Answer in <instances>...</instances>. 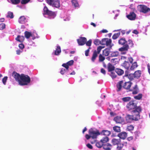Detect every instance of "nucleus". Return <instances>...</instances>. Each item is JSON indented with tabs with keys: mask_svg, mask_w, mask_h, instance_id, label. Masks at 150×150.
I'll return each instance as SVG.
<instances>
[{
	"mask_svg": "<svg viewBox=\"0 0 150 150\" xmlns=\"http://www.w3.org/2000/svg\"><path fill=\"white\" fill-rule=\"evenodd\" d=\"M136 15L133 12H131L129 14L127 15V18L130 20H134L136 18Z\"/></svg>",
	"mask_w": 150,
	"mask_h": 150,
	"instance_id": "obj_12",
	"label": "nucleus"
},
{
	"mask_svg": "<svg viewBox=\"0 0 150 150\" xmlns=\"http://www.w3.org/2000/svg\"><path fill=\"white\" fill-rule=\"evenodd\" d=\"M94 43L96 45H99L100 44V41L98 39H96L94 41Z\"/></svg>",
	"mask_w": 150,
	"mask_h": 150,
	"instance_id": "obj_47",
	"label": "nucleus"
},
{
	"mask_svg": "<svg viewBox=\"0 0 150 150\" xmlns=\"http://www.w3.org/2000/svg\"><path fill=\"white\" fill-rule=\"evenodd\" d=\"M142 94L139 93L137 95L134 96V98L136 100H140L142 98Z\"/></svg>",
	"mask_w": 150,
	"mask_h": 150,
	"instance_id": "obj_42",
	"label": "nucleus"
},
{
	"mask_svg": "<svg viewBox=\"0 0 150 150\" xmlns=\"http://www.w3.org/2000/svg\"><path fill=\"white\" fill-rule=\"evenodd\" d=\"M107 42L106 45L107 46H109V48H111L112 46L111 45V44L112 42L111 40L110 39H108L107 38V40H106Z\"/></svg>",
	"mask_w": 150,
	"mask_h": 150,
	"instance_id": "obj_36",
	"label": "nucleus"
},
{
	"mask_svg": "<svg viewBox=\"0 0 150 150\" xmlns=\"http://www.w3.org/2000/svg\"><path fill=\"white\" fill-rule=\"evenodd\" d=\"M142 109L140 106H138L135 110H132L131 113L132 115H127L125 117L127 122L131 123L132 121L137 120L140 119V113L142 112Z\"/></svg>",
	"mask_w": 150,
	"mask_h": 150,
	"instance_id": "obj_2",
	"label": "nucleus"
},
{
	"mask_svg": "<svg viewBox=\"0 0 150 150\" xmlns=\"http://www.w3.org/2000/svg\"><path fill=\"white\" fill-rule=\"evenodd\" d=\"M137 63L136 62H134L132 64L130 67V70H133L135 68H137Z\"/></svg>",
	"mask_w": 150,
	"mask_h": 150,
	"instance_id": "obj_37",
	"label": "nucleus"
},
{
	"mask_svg": "<svg viewBox=\"0 0 150 150\" xmlns=\"http://www.w3.org/2000/svg\"><path fill=\"white\" fill-rule=\"evenodd\" d=\"M19 47L21 49H23L24 47V45L22 43H21L19 45Z\"/></svg>",
	"mask_w": 150,
	"mask_h": 150,
	"instance_id": "obj_60",
	"label": "nucleus"
},
{
	"mask_svg": "<svg viewBox=\"0 0 150 150\" xmlns=\"http://www.w3.org/2000/svg\"><path fill=\"white\" fill-rule=\"evenodd\" d=\"M12 76L20 86L27 85L30 81V77L27 75L24 74L20 75L16 72H13L12 74Z\"/></svg>",
	"mask_w": 150,
	"mask_h": 150,
	"instance_id": "obj_1",
	"label": "nucleus"
},
{
	"mask_svg": "<svg viewBox=\"0 0 150 150\" xmlns=\"http://www.w3.org/2000/svg\"><path fill=\"white\" fill-rule=\"evenodd\" d=\"M126 44H127L128 45V46H129V47H133L134 45V44L133 43L132 40H129L127 41V43Z\"/></svg>",
	"mask_w": 150,
	"mask_h": 150,
	"instance_id": "obj_35",
	"label": "nucleus"
},
{
	"mask_svg": "<svg viewBox=\"0 0 150 150\" xmlns=\"http://www.w3.org/2000/svg\"><path fill=\"white\" fill-rule=\"evenodd\" d=\"M91 47H89L88 49L86 50L85 52V55L86 56H88V53L89 52V49H91Z\"/></svg>",
	"mask_w": 150,
	"mask_h": 150,
	"instance_id": "obj_59",
	"label": "nucleus"
},
{
	"mask_svg": "<svg viewBox=\"0 0 150 150\" xmlns=\"http://www.w3.org/2000/svg\"><path fill=\"white\" fill-rule=\"evenodd\" d=\"M111 48H106L103 51V55L107 56H108L110 54V49Z\"/></svg>",
	"mask_w": 150,
	"mask_h": 150,
	"instance_id": "obj_24",
	"label": "nucleus"
},
{
	"mask_svg": "<svg viewBox=\"0 0 150 150\" xmlns=\"http://www.w3.org/2000/svg\"><path fill=\"white\" fill-rule=\"evenodd\" d=\"M114 120L116 123H124V119L120 116H117L115 117Z\"/></svg>",
	"mask_w": 150,
	"mask_h": 150,
	"instance_id": "obj_10",
	"label": "nucleus"
},
{
	"mask_svg": "<svg viewBox=\"0 0 150 150\" xmlns=\"http://www.w3.org/2000/svg\"><path fill=\"white\" fill-rule=\"evenodd\" d=\"M68 69H64L62 68L61 69L60 71V73L62 74H64L68 70Z\"/></svg>",
	"mask_w": 150,
	"mask_h": 150,
	"instance_id": "obj_54",
	"label": "nucleus"
},
{
	"mask_svg": "<svg viewBox=\"0 0 150 150\" xmlns=\"http://www.w3.org/2000/svg\"><path fill=\"white\" fill-rule=\"evenodd\" d=\"M8 79V77L7 76H5L2 80L3 83L4 85H6V81Z\"/></svg>",
	"mask_w": 150,
	"mask_h": 150,
	"instance_id": "obj_53",
	"label": "nucleus"
},
{
	"mask_svg": "<svg viewBox=\"0 0 150 150\" xmlns=\"http://www.w3.org/2000/svg\"><path fill=\"white\" fill-rule=\"evenodd\" d=\"M85 137L87 139H89L91 137L90 135L87 134L86 135Z\"/></svg>",
	"mask_w": 150,
	"mask_h": 150,
	"instance_id": "obj_63",
	"label": "nucleus"
},
{
	"mask_svg": "<svg viewBox=\"0 0 150 150\" xmlns=\"http://www.w3.org/2000/svg\"><path fill=\"white\" fill-rule=\"evenodd\" d=\"M71 3L73 6L76 8H78L80 7L78 1L77 0H71Z\"/></svg>",
	"mask_w": 150,
	"mask_h": 150,
	"instance_id": "obj_18",
	"label": "nucleus"
},
{
	"mask_svg": "<svg viewBox=\"0 0 150 150\" xmlns=\"http://www.w3.org/2000/svg\"><path fill=\"white\" fill-rule=\"evenodd\" d=\"M43 14L45 18L50 19L54 18L56 16L54 12L50 11L46 6L44 8Z\"/></svg>",
	"mask_w": 150,
	"mask_h": 150,
	"instance_id": "obj_3",
	"label": "nucleus"
},
{
	"mask_svg": "<svg viewBox=\"0 0 150 150\" xmlns=\"http://www.w3.org/2000/svg\"><path fill=\"white\" fill-rule=\"evenodd\" d=\"M108 141L109 138L108 137H105L102 139L100 141L104 144V143L107 142H108Z\"/></svg>",
	"mask_w": 150,
	"mask_h": 150,
	"instance_id": "obj_38",
	"label": "nucleus"
},
{
	"mask_svg": "<svg viewBox=\"0 0 150 150\" xmlns=\"http://www.w3.org/2000/svg\"><path fill=\"white\" fill-rule=\"evenodd\" d=\"M11 1L12 4H16L19 3L20 0H11Z\"/></svg>",
	"mask_w": 150,
	"mask_h": 150,
	"instance_id": "obj_51",
	"label": "nucleus"
},
{
	"mask_svg": "<svg viewBox=\"0 0 150 150\" xmlns=\"http://www.w3.org/2000/svg\"><path fill=\"white\" fill-rule=\"evenodd\" d=\"M115 72L119 76L122 75L124 73V71L120 69H115Z\"/></svg>",
	"mask_w": 150,
	"mask_h": 150,
	"instance_id": "obj_29",
	"label": "nucleus"
},
{
	"mask_svg": "<svg viewBox=\"0 0 150 150\" xmlns=\"http://www.w3.org/2000/svg\"><path fill=\"white\" fill-rule=\"evenodd\" d=\"M121 142V140L120 139H116L113 138L112 139L111 143L113 145H117L119 143Z\"/></svg>",
	"mask_w": 150,
	"mask_h": 150,
	"instance_id": "obj_20",
	"label": "nucleus"
},
{
	"mask_svg": "<svg viewBox=\"0 0 150 150\" xmlns=\"http://www.w3.org/2000/svg\"><path fill=\"white\" fill-rule=\"evenodd\" d=\"M89 134L93 139L96 138L100 134L98 130L95 128H91L89 130Z\"/></svg>",
	"mask_w": 150,
	"mask_h": 150,
	"instance_id": "obj_5",
	"label": "nucleus"
},
{
	"mask_svg": "<svg viewBox=\"0 0 150 150\" xmlns=\"http://www.w3.org/2000/svg\"><path fill=\"white\" fill-rule=\"evenodd\" d=\"M103 47H104L101 46H99L98 47L97 51L98 54L100 53L101 50Z\"/></svg>",
	"mask_w": 150,
	"mask_h": 150,
	"instance_id": "obj_57",
	"label": "nucleus"
},
{
	"mask_svg": "<svg viewBox=\"0 0 150 150\" xmlns=\"http://www.w3.org/2000/svg\"><path fill=\"white\" fill-rule=\"evenodd\" d=\"M103 144L100 141L97 142L96 143V146L99 148L103 147Z\"/></svg>",
	"mask_w": 150,
	"mask_h": 150,
	"instance_id": "obj_33",
	"label": "nucleus"
},
{
	"mask_svg": "<svg viewBox=\"0 0 150 150\" xmlns=\"http://www.w3.org/2000/svg\"><path fill=\"white\" fill-rule=\"evenodd\" d=\"M134 128V127L132 125H129L127 126V129L128 131H130L133 130Z\"/></svg>",
	"mask_w": 150,
	"mask_h": 150,
	"instance_id": "obj_46",
	"label": "nucleus"
},
{
	"mask_svg": "<svg viewBox=\"0 0 150 150\" xmlns=\"http://www.w3.org/2000/svg\"><path fill=\"white\" fill-rule=\"evenodd\" d=\"M87 146L88 148L90 149H92L93 148L92 146L90 144H87Z\"/></svg>",
	"mask_w": 150,
	"mask_h": 150,
	"instance_id": "obj_62",
	"label": "nucleus"
},
{
	"mask_svg": "<svg viewBox=\"0 0 150 150\" xmlns=\"http://www.w3.org/2000/svg\"><path fill=\"white\" fill-rule=\"evenodd\" d=\"M125 77L127 78L130 81L133 80L134 78H135L134 74H129L127 71H125Z\"/></svg>",
	"mask_w": 150,
	"mask_h": 150,
	"instance_id": "obj_14",
	"label": "nucleus"
},
{
	"mask_svg": "<svg viewBox=\"0 0 150 150\" xmlns=\"http://www.w3.org/2000/svg\"><path fill=\"white\" fill-rule=\"evenodd\" d=\"M92 43V40L91 39L89 40L88 41L86 42L85 44L86 46L90 47Z\"/></svg>",
	"mask_w": 150,
	"mask_h": 150,
	"instance_id": "obj_52",
	"label": "nucleus"
},
{
	"mask_svg": "<svg viewBox=\"0 0 150 150\" xmlns=\"http://www.w3.org/2000/svg\"><path fill=\"white\" fill-rule=\"evenodd\" d=\"M24 39V38L23 36L18 35L16 38V40L19 42H22Z\"/></svg>",
	"mask_w": 150,
	"mask_h": 150,
	"instance_id": "obj_30",
	"label": "nucleus"
},
{
	"mask_svg": "<svg viewBox=\"0 0 150 150\" xmlns=\"http://www.w3.org/2000/svg\"><path fill=\"white\" fill-rule=\"evenodd\" d=\"M141 71L140 70H137L135 71L134 74L135 78L138 79L141 76Z\"/></svg>",
	"mask_w": 150,
	"mask_h": 150,
	"instance_id": "obj_21",
	"label": "nucleus"
},
{
	"mask_svg": "<svg viewBox=\"0 0 150 150\" xmlns=\"http://www.w3.org/2000/svg\"><path fill=\"white\" fill-rule=\"evenodd\" d=\"M119 52L118 51L113 52H110V55L112 57H116L119 55Z\"/></svg>",
	"mask_w": 150,
	"mask_h": 150,
	"instance_id": "obj_34",
	"label": "nucleus"
},
{
	"mask_svg": "<svg viewBox=\"0 0 150 150\" xmlns=\"http://www.w3.org/2000/svg\"><path fill=\"white\" fill-rule=\"evenodd\" d=\"M27 21L26 19L24 16H22L20 17L19 20L18 22L21 24L25 23Z\"/></svg>",
	"mask_w": 150,
	"mask_h": 150,
	"instance_id": "obj_26",
	"label": "nucleus"
},
{
	"mask_svg": "<svg viewBox=\"0 0 150 150\" xmlns=\"http://www.w3.org/2000/svg\"><path fill=\"white\" fill-rule=\"evenodd\" d=\"M117 149L118 150H121V149L123 147L124 145L123 144L119 143L117 145Z\"/></svg>",
	"mask_w": 150,
	"mask_h": 150,
	"instance_id": "obj_41",
	"label": "nucleus"
},
{
	"mask_svg": "<svg viewBox=\"0 0 150 150\" xmlns=\"http://www.w3.org/2000/svg\"><path fill=\"white\" fill-rule=\"evenodd\" d=\"M5 27V25L4 23H2L0 24V30H2Z\"/></svg>",
	"mask_w": 150,
	"mask_h": 150,
	"instance_id": "obj_58",
	"label": "nucleus"
},
{
	"mask_svg": "<svg viewBox=\"0 0 150 150\" xmlns=\"http://www.w3.org/2000/svg\"><path fill=\"white\" fill-rule=\"evenodd\" d=\"M31 37L33 40H34L36 38H39V37L38 35L36 32H34L32 33Z\"/></svg>",
	"mask_w": 150,
	"mask_h": 150,
	"instance_id": "obj_32",
	"label": "nucleus"
},
{
	"mask_svg": "<svg viewBox=\"0 0 150 150\" xmlns=\"http://www.w3.org/2000/svg\"><path fill=\"white\" fill-rule=\"evenodd\" d=\"M120 34V32L114 34L112 37V39L114 40L117 39L119 36Z\"/></svg>",
	"mask_w": 150,
	"mask_h": 150,
	"instance_id": "obj_43",
	"label": "nucleus"
},
{
	"mask_svg": "<svg viewBox=\"0 0 150 150\" xmlns=\"http://www.w3.org/2000/svg\"><path fill=\"white\" fill-rule=\"evenodd\" d=\"M101 72L104 74H106V72L105 69L103 68H102L101 69Z\"/></svg>",
	"mask_w": 150,
	"mask_h": 150,
	"instance_id": "obj_61",
	"label": "nucleus"
},
{
	"mask_svg": "<svg viewBox=\"0 0 150 150\" xmlns=\"http://www.w3.org/2000/svg\"><path fill=\"white\" fill-rule=\"evenodd\" d=\"M127 43V41L126 40L125 38H121L118 41V43L119 45L124 46Z\"/></svg>",
	"mask_w": 150,
	"mask_h": 150,
	"instance_id": "obj_27",
	"label": "nucleus"
},
{
	"mask_svg": "<svg viewBox=\"0 0 150 150\" xmlns=\"http://www.w3.org/2000/svg\"><path fill=\"white\" fill-rule=\"evenodd\" d=\"M132 84V83L131 81H128L127 82H124L123 87L124 88L127 89H130V88Z\"/></svg>",
	"mask_w": 150,
	"mask_h": 150,
	"instance_id": "obj_13",
	"label": "nucleus"
},
{
	"mask_svg": "<svg viewBox=\"0 0 150 150\" xmlns=\"http://www.w3.org/2000/svg\"><path fill=\"white\" fill-rule=\"evenodd\" d=\"M30 0H21V3L22 4H26L28 3Z\"/></svg>",
	"mask_w": 150,
	"mask_h": 150,
	"instance_id": "obj_56",
	"label": "nucleus"
},
{
	"mask_svg": "<svg viewBox=\"0 0 150 150\" xmlns=\"http://www.w3.org/2000/svg\"><path fill=\"white\" fill-rule=\"evenodd\" d=\"M121 59L123 60L125 59L122 65L127 69H129L131 66V64H132L133 62V58L131 57H129L127 58L125 57L122 56Z\"/></svg>",
	"mask_w": 150,
	"mask_h": 150,
	"instance_id": "obj_4",
	"label": "nucleus"
},
{
	"mask_svg": "<svg viewBox=\"0 0 150 150\" xmlns=\"http://www.w3.org/2000/svg\"><path fill=\"white\" fill-rule=\"evenodd\" d=\"M138 107L136 103L133 101H130L126 105L127 108L129 111L134 110Z\"/></svg>",
	"mask_w": 150,
	"mask_h": 150,
	"instance_id": "obj_8",
	"label": "nucleus"
},
{
	"mask_svg": "<svg viewBox=\"0 0 150 150\" xmlns=\"http://www.w3.org/2000/svg\"><path fill=\"white\" fill-rule=\"evenodd\" d=\"M99 61L100 62L103 61L105 59V57H103L101 54H100L99 56Z\"/></svg>",
	"mask_w": 150,
	"mask_h": 150,
	"instance_id": "obj_55",
	"label": "nucleus"
},
{
	"mask_svg": "<svg viewBox=\"0 0 150 150\" xmlns=\"http://www.w3.org/2000/svg\"><path fill=\"white\" fill-rule=\"evenodd\" d=\"M138 10L141 12L146 13L150 11V8L144 5H139L137 6Z\"/></svg>",
	"mask_w": 150,
	"mask_h": 150,
	"instance_id": "obj_6",
	"label": "nucleus"
},
{
	"mask_svg": "<svg viewBox=\"0 0 150 150\" xmlns=\"http://www.w3.org/2000/svg\"><path fill=\"white\" fill-rule=\"evenodd\" d=\"M135 139H137V138L141 136V133L139 131H137L134 132Z\"/></svg>",
	"mask_w": 150,
	"mask_h": 150,
	"instance_id": "obj_40",
	"label": "nucleus"
},
{
	"mask_svg": "<svg viewBox=\"0 0 150 150\" xmlns=\"http://www.w3.org/2000/svg\"><path fill=\"white\" fill-rule=\"evenodd\" d=\"M122 99L123 101L127 102L130 100L131 98L129 97H125L122 98Z\"/></svg>",
	"mask_w": 150,
	"mask_h": 150,
	"instance_id": "obj_48",
	"label": "nucleus"
},
{
	"mask_svg": "<svg viewBox=\"0 0 150 150\" xmlns=\"http://www.w3.org/2000/svg\"><path fill=\"white\" fill-rule=\"evenodd\" d=\"M129 49V46L127 44H125L122 47L119 48V50L121 52L126 51Z\"/></svg>",
	"mask_w": 150,
	"mask_h": 150,
	"instance_id": "obj_23",
	"label": "nucleus"
},
{
	"mask_svg": "<svg viewBox=\"0 0 150 150\" xmlns=\"http://www.w3.org/2000/svg\"><path fill=\"white\" fill-rule=\"evenodd\" d=\"M77 41L79 45H83L85 44L87 39L86 38L81 37L77 39Z\"/></svg>",
	"mask_w": 150,
	"mask_h": 150,
	"instance_id": "obj_9",
	"label": "nucleus"
},
{
	"mask_svg": "<svg viewBox=\"0 0 150 150\" xmlns=\"http://www.w3.org/2000/svg\"><path fill=\"white\" fill-rule=\"evenodd\" d=\"M61 52V50L60 47L59 45H57L56 50L54 51L53 53H54L55 55H59Z\"/></svg>",
	"mask_w": 150,
	"mask_h": 150,
	"instance_id": "obj_17",
	"label": "nucleus"
},
{
	"mask_svg": "<svg viewBox=\"0 0 150 150\" xmlns=\"http://www.w3.org/2000/svg\"><path fill=\"white\" fill-rule=\"evenodd\" d=\"M112 146L111 144L107 143L105 144H103V146L104 150L111 149Z\"/></svg>",
	"mask_w": 150,
	"mask_h": 150,
	"instance_id": "obj_19",
	"label": "nucleus"
},
{
	"mask_svg": "<svg viewBox=\"0 0 150 150\" xmlns=\"http://www.w3.org/2000/svg\"><path fill=\"white\" fill-rule=\"evenodd\" d=\"M97 51L96 50L94 51L91 58V60L93 62H94L96 57L97 56Z\"/></svg>",
	"mask_w": 150,
	"mask_h": 150,
	"instance_id": "obj_31",
	"label": "nucleus"
},
{
	"mask_svg": "<svg viewBox=\"0 0 150 150\" xmlns=\"http://www.w3.org/2000/svg\"><path fill=\"white\" fill-rule=\"evenodd\" d=\"M16 53L17 54H20L21 52H22V51L20 50H17L16 51Z\"/></svg>",
	"mask_w": 150,
	"mask_h": 150,
	"instance_id": "obj_64",
	"label": "nucleus"
},
{
	"mask_svg": "<svg viewBox=\"0 0 150 150\" xmlns=\"http://www.w3.org/2000/svg\"><path fill=\"white\" fill-rule=\"evenodd\" d=\"M74 62V61L73 60H71L68 62L66 64L64 63L63 64L62 66L65 68L67 69H68L69 66L72 65L73 64Z\"/></svg>",
	"mask_w": 150,
	"mask_h": 150,
	"instance_id": "obj_16",
	"label": "nucleus"
},
{
	"mask_svg": "<svg viewBox=\"0 0 150 150\" xmlns=\"http://www.w3.org/2000/svg\"><path fill=\"white\" fill-rule=\"evenodd\" d=\"M101 135H105L106 137L109 136L111 132L108 130H103L100 133Z\"/></svg>",
	"mask_w": 150,
	"mask_h": 150,
	"instance_id": "obj_28",
	"label": "nucleus"
},
{
	"mask_svg": "<svg viewBox=\"0 0 150 150\" xmlns=\"http://www.w3.org/2000/svg\"><path fill=\"white\" fill-rule=\"evenodd\" d=\"M108 71L111 72L114 71H113L115 69V67L111 63H109L108 65Z\"/></svg>",
	"mask_w": 150,
	"mask_h": 150,
	"instance_id": "obj_25",
	"label": "nucleus"
},
{
	"mask_svg": "<svg viewBox=\"0 0 150 150\" xmlns=\"http://www.w3.org/2000/svg\"><path fill=\"white\" fill-rule=\"evenodd\" d=\"M129 91L132 92L133 94H137L139 92V89L137 84H136L134 86L129 89Z\"/></svg>",
	"mask_w": 150,
	"mask_h": 150,
	"instance_id": "obj_11",
	"label": "nucleus"
},
{
	"mask_svg": "<svg viewBox=\"0 0 150 150\" xmlns=\"http://www.w3.org/2000/svg\"><path fill=\"white\" fill-rule=\"evenodd\" d=\"M47 2L50 5L56 8L60 7L59 1V0H46Z\"/></svg>",
	"mask_w": 150,
	"mask_h": 150,
	"instance_id": "obj_7",
	"label": "nucleus"
},
{
	"mask_svg": "<svg viewBox=\"0 0 150 150\" xmlns=\"http://www.w3.org/2000/svg\"><path fill=\"white\" fill-rule=\"evenodd\" d=\"M25 36L27 38H29L30 36H31L32 33L27 31H26L24 33Z\"/></svg>",
	"mask_w": 150,
	"mask_h": 150,
	"instance_id": "obj_39",
	"label": "nucleus"
},
{
	"mask_svg": "<svg viewBox=\"0 0 150 150\" xmlns=\"http://www.w3.org/2000/svg\"><path fill=\"white\" fill-rule=\"evenodd\" d=\"M113 129L116 132H120V127L117 126L113 127Z\"/></svg>",
	"mask_w": 150,
	"mask_h": 150,
	"instance_id": "obj_44",
	"label": "nucleus"
},
{
	"mask_svg": "<svg viewBox=\"0 0 150 150\" xmlns=\"http://www.w3.org/2000/svg\"><path fill=\"white\" fill-rule=\"evenodd\" d=\"M110 75L112 79L115 78L117 76V75L114 71L111 72Z\"/></svg>",
	"mask_w": 150,
	"mask_h": 150,
	"instance_id": "obj_49",
	"label": "nucleus"
},
{
	"mask_svg": "<svg viewBox=\"0 0 150 150\" xmlns=\"http://www.w3.org/2000/svg\"><path fill=\"white\" fill-rule=\"evenodd\" d=\"M7 17L10 18H13V13L10 11L8 12V13Z\"/></svg>",
	"mask_w": 150,
	"mask_h": 150,
	"instance_id": "obj_50",
	"label": "nucleus"
},
{
	"mask_svg": "<svg viewBox=\"0 0 150 150\" xmlns=\"http://www.w3.org/2000/svg\"><path fill=\"white\" fill-rule=\"evenodd\" d=\"M117 136L119 137L120 139H124L127 136V133L125 132H122L119 133Z\"/></svg>",
	"mask_w": 150,
	"mask_h": 150,
	"instance_id": "obj_15",
	"label": "nucleus"
},
{
	"mask_svg": "<svg viewBox=\"0 0 150 150\" xmlns=\"http://www.w3.org/2000/svg\"><path fill=\"white\" fill-rule=\"evenodd\" d=\"M107 38H104L101 41H100V44L102 45H106V44Z\"/></svg>",
	"mask_w": 150,
	"mask_h": 150,
	"instance_id": "obj_45",
	"label": "nucleus"
},
{
	"mask_svg": "<svg viewBox=\"0 0 150 150\" xmlns=\"http://www.w3.org/2000/svg\"><path fill=\"white\" fill-rule=\"evenodd\" d=\"M124 84V81H120L117 85V91H120L121 90L122 87Z\"/></svg>",
	"mask_w": 150,
	"mask_h": 150,
	"instance_id": "obj_22",
	"label": "nucleus"
}]
</instances>
